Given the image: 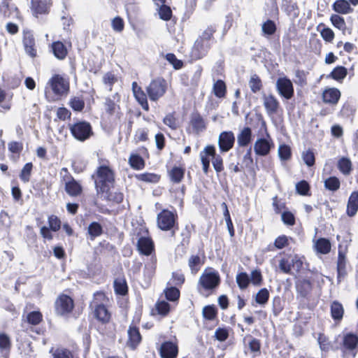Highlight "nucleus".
Returning <instances> with one entry per match:
<instances>
[{"label":"nucleus","instance_id":"3c124183","mask_svg":"<svg viewBox=\"0 0 358 358\" xmlns=\"http://www.w3.org/2000/svg\"><path fill=\"white\" fill-rule=\"evenodd\" d=\"M322 43L317 38V34H314L309 39V48L312 52L317 55H320L322 50Z\"/></svg>","mask_w":358,"mask_h":358},{"label":"nucleus","instance_id":"dca6fc26","mask_svg":"<svg viewBox=\"0 0 358 358\" xmlns=\"http://www.w3.org/2000/svg\"><path fill=\"white\" fill-rule=\"evenodd\" d=\"M211 45L209 42H203L202 39L197 38L190 51V57L193 61H197L205 57L210 49Z\"/></svg>","mask_w":358,"mask_h":358},{"label":"nucleus","instance_id":"338daca9","mask_svg":"<svg viewBox=\"0 0 358 358\" xmlns=\"http://www.w3.org/2000/svg\"><path fill=\"white\" fill-rule=\"evenodd\" d=\"M85 101L81 97L73 96L69 101V106L74 111H82L85 108Z\"/></svg>","mask_w":358,"mask_h":358},{"label":"nucleus","instance_id":"de8ad7c7","mask_svg":"<svg viewBox=\"0 0 358 358\" xmlns=\"http://www.w3.org/2000/svg\"><path fill=\"white\" fill-rule=\"evenodd\" d=\"M33 169L32 162H27L23 166L19 174L20 179L22 182L28 183L30 181Z\"/></svg>","mask_w":358,"mask_h":358},{"label":"nucleus","instance_id":"4c0bfd02","mask_svg":"<svg viewBox=\"0 0 358 358\" xmlns=\"http://www.w3.org/2000/svg\"><path fill=\"white\" fill-rule=\"evenodd\" d=\"M337 169L343 176H349L353 170L352 162L347 157H341L337 161Z\"/></svg>","mask_w":358,"mask_h":358},{"label":"nucleus","instance_id":"0e129e2a","mask_svg":"<svg viewBox=\"0 0 358 358\" xmlns=\"http://www.w3.org/2000/svg\"><path fill=\"white\" fill-rule=\"evenodd\" d=\"M217 31L215 25L208 26L198 38L202 39L203 42H209L214 39V34Z\"/></svg>","mask_w":358,"mask_h":358},{"label":"nucleus","instance_id":"4d7b16f0","mask_svg":"<svg viewBox=\"0 0 358 358\" xmlns=\"http://www.w3.org/2000/svg\"><path fill=\"white\" fill-rule=\"evenodd\" d=\"M149 140V129L148 128L138 129L134 135V142L138 144L140 142H145Z\"/></svg>","mask_w":358,"mask_h":358},{"label":"nucleus","instance_id":"6e6552de","mask_svg":"<svg viewBox=\"0 0 358 358\" xmlns=\"http://www.w3.org/2000/svg\"><path fill=\"white\" fill-rule=\"evenodd\" d=\"M168 90V83L163 77H157L151 80L145 91L151 101L157 102L162 98Z\"/></svg>","mask_w":358,"mask_h":358},{"label":"nucleus","instance_id":"0eeeda50","mask_svg":"<svg viewBox=\"0 0 358 358\" xmlns=\"http://www.w3.org/2000/svg\"><path fill=\"white\" fill-rule=\"evenodd\" d=\"M68 128L72 136L80 142L88 140L94 135L91 124L85 120H78L69 124Z\"/></svg>","mask_w":358,"mask_h":358},{"label":"nucleus","instance_id":"aec40b11","mask_svg":"<svg viewBox=\"0 0 358 358\" xmlns=\"http://www.w3.org/2000/svg\"><path fill=\"white\" fill-rule=\"evenodd\" d=\"M341 97V92L336 87H326L321 94L322 102L331 106H336Z\"/></svg>","mask_w":358,"mask_h":358},{"label":"nucleus","instance_id":"1a4fd4ad","mask_svg":"<svg viewBox=\"0 0 358 358\" xmlns=\"http://www.w3.org/2000/svg\"><path fill=\"white\" fill-rule=\"evenodd\" d=\"M236 283L241 289H245L251 284L255 287H261L264 283V278L260 269L252 271L249 275L246 272H240L236 277Z\"/></svg>","mask_w":358,"mask_h":358},{"label":"nucleus","instance_id":"ddd939ff","mask_svg":"<svg viewBox=\"0 0 358 358\" xmlns=\"http://www.w3.org/2000/svg\"><path fill=\"white\" fill-rule=\"evenodd\" d=\"M22 45L26 54L34 59L38 56L36 41L32 30L24 29L22 30Z\"/></svg>","mask_w":358,"mask_h":358},{"label":"nucleus","instance_id":"cd10ccee","mask_svg":"<svg viewBox=\"0 0 358 358\" xmlns=\"http://www.w3.org/2000/svg\"><path fill=\"white\" fill-rule=\"evenodd\" d=\"M264 106L268 116H271L278 113L280 107V103L276 97L273 94L263 96Z\"/></svg>","mask_w":358,"mask_h":358},{"label":"nucleus","instance_id":"4468645a","mask_svg":"<svg viewBox=\"0 0 358 358\" xmlns=\"http://www.w3.org/2000/svg\"><path fill=\"white\" fill-rule=\"evenodd\" d=\"M358 348V336L353 333H347L343 335L341 344V349L344 355H350L355 357Z\"/></svg>","mask_w":358,"mask_h":358},{"label":"nucleus","instance_id":"a878e982","mask_svg":"<svg viewBox=\"0 0 358 358\" xmlns=\"http://www.w3.org/2000/svg\"><path fill=\"white\" fill-rule=\"evenodd\" d=\"M136 246L139 253L145 256H150L155 252V243L150 236L140 237Z\"/></svg>","mask_w":358,"mask_h":358},{"label":"nucleus","instance_id":"8fccbe9b","mask_svg":"<svg viewBox=\"0 0 358 358\" xmlns=\"http://www.w3.org/2000/svg\"><path fill=\"white\" fill-rule=\"evenodd\" d=\"M163 123L169 127L171 130H177L180 127V123L176 117V112L166 114L163 118Z\"/></svg>","mask_w":358,"mask_h":358},{"label":"nucleus","instance_id":"58836bf2","mask_svg":"<svg viewBox=\"0 0 358 358\" xmlns=\"http://www.w3.org/2000/svg\"><path fill=\"white\" fill-rule=\"evenodd\" d=\"M252 133L251 128L249 127H245L243 129L241 130L237 136V143L238 146H248L252 141Z\"/></svg>","mask_w":358,"mask_h":358},{"label":"nucleus","instance_id":"7c9ffc66","mask_svg":"<svg viewBox=\"0 0 358 358\" xmlns=\"http://www.w3.org/2000/svg\"><path fill=\"white\" fill-rule=\"evenodd\" d=\"M185 168L183 166H173L167 171V176L173 184L180 183L185 175Z\"/></svg>","mask_w":358,"mask_h":358},{"label":"nucleus","instance_id":"7ed1b4c3","mask_svg":"<svg viewBox=\"0 0 358 358\" xmlns=\"http://www.w3.org/2000/svg\"><path fill=\"white\" fill-rule=\"evenodd\" d=\"M248 124L253 127L260 125L259 132L263 131L266 138H258L254 145L255 153L259 156H266L269 154L271 149L273 147V141L268 131L266 122L260 113H256L252 117L248 119Z\"/></svg>","mask_w":358,"mask_h":358},{"label":"nucleus","instance_id":"864d4df0","mask_svg":"<svg viewBox=\"0 0 358 358\" xmlns=\"http://www.w3.org/2000/svg\"><path fill=\"white\" fill-rule=\"evenodd\" d=\"M87 233L90 240L94 241L96 237L100 236L103 233V227L100 223L92 222L88 226Z\"/></svg>","mask_w":358,"mask_h":358},{"label":"nucleus","instance_id":"c85d7f7f","mask_svg":"<svg viewBox=\"0 0 358 358\" xmlns=\"http://www.w3.org/2000/svg\"><path fill=\"white\" fill-rule=\"evenodd\" d=\"M159 353L162 358H176L178 353V345L171 341H166L162 344Z\"/></svg>","mask_w":358,"mask_h":358},{"label":"nucleus","instance_id":"f257e3e1","mask_svg":"<svg viewBox=\"0 0 358 358\" xmlns=\"http://www.w3.org/2000/svg\"><path fill=\"white\" fill-rule=\"evenodd\" d=\"M97 194H103L115 187L116 172L109 159L98 158V166L91 175Z\"/></svg>","mask_w":358,"mask_h":358},{"label":"nucleus","instance_id":"2eb2a0df","mask_svg":"<svg viewBox=\"0 0 358 358\" xmlns=\"http://www.w3.org/2000/svg\"><path fill=\"white\" fill-rule=\"evenodd\" d=\"M0 13L4 18H10L14 14L15 18L20 22L24 20V17L19 8L15 5L13 0H1L0 4Z\"/></svg>","mask_w":358,"mask_h":358},{"label":"nucleus","instance_id":"72a5a7b5","mask_svg":"<svg viewBox=\"0 0 358 358\" xmlns=\"http://www.w3.org/2000/svg\"><path fill=\"white\" fill-rule=\"evenodd\" d=\"M24 149L22 142L12 141L8 143V150L9 151V159L13 162H17L20 160L21 153Z\"/></svg>","mask_w":358,"mask_h":358},{"label":"nucleus","instance_id":"9d476101","mask_svg":"<svg viewBox=\"0 0 358 358\" xmlns=\"http://www.w3.org/2000/svg\"><path fill=\"white\" fill-rule=\"evenodd\" d=\"M63 172L64 173L61 176V182L64 184L66 194L71 197L81 196L83 193L82 185L74 178L67 168H62L61 174Z\"/></svg>","mask_w":358,"mask_h":358},{"label":"nucleus","instance_id":"e433bc0d","mask_svg":"<svg viewBox=\"0 0 358 358\" xmlns=\"http://www.w3.org/2000/svg\"><path fill=\"white\" fill-rule=\"evenodd\" d=\"M282 9L289 16L297 17L299 15V7L295 0H282Z\"/></svg>","mask_w":358,"mask_h":358},{"label":"nucleus","instance_id":"f704fd0d","mask_svg":"<svg viewBox=\"0 0 358 358\" xmlns=\"http://www.w3.org/2000/svg\"><path fill=\"white\" fill-rule=\"evenodd\" d=\"M358 211V190L351 192L347 203L346 214L352 217Z\"/></svg>","mask_w":358,"mask_h":358},{"label":"nucleus","instance_id":"c9c22d12","mask_svg":"<svg viewBox=\"0 0 358 358\" xmlns=\"http://www.w3.org/2000/svg\"><path fill=\"white\" fill-rule=\"evenodd\" d=\"M127 345L131 349H135L141 341V336L138 329L131 325L127 331Z\"/></svg>","mask_w":358,"mask_h":358},{"label":"nucleus","instance_id":"69168bd1","mask_svg":"<svg viewBox=\"0 0 358 358\" xmlns=\"http://www.w3.org/2000/svg\"><path fill=\"white\" fill-rule=\"evenodd\" d=\"M164 58L173 66L175 70L181 69L184 66L183 62L178 59L173 53L166 54Z\"/></svg>","mask_w":358,"mask_h":358},{"label":"nucleus","instance_id":"e2e57ef3","mask_svg":"<svg viewBox=\"0 0 358 358\" xmlns=\"http://www.w3.org/2000/svg\"><path fill=\"white\" fill-rule=\"evenodd\" d=\"M262 30L264 35L271 36L276 32L277 27L274 21L267 20L262 24Z\"/></svg>","mask_w":358,"mask_h":358},{"label":"nucleus","instance_id":"a211bd4d","mask_svg":"<svg viewBox=\"0 0 358 358\" xmlns=\"http://www.w3.org/2000/svg\"><path fill=\"white\" fill-rule=\"evenodd\" d=\"M358 5V0H336L331 5L332 10L340 15H348L354 12V6Z\"/></svg>","mask_w":358,"mask_h":358},{"label":"nucleus","instance_id":"9b49d317","mask_svg":"<svg viewBox=\"0 0 358 358\" xmlns=\"http://www.w3.org/2000/svg\"><path fill=\"white\" fill-rule=\"evenodd\" d=\"M105 301H108V299L104 292H94V300L91 304L92 307H94V317L103 323L108 322L110 318V314L106 306L103 304H99V301L103 302Z\"/></svg>","mask_w":358,"mask_h":358},{"label":"nucleus","instance_id":"603ef678","mask_svg":"<svg viewBox=\"0 0 358 358\" xmlns=\"http://www.w3.org/2000/svg\"><path fill=\"white\" fill-rule=\"evenodd\" d=\"M331 243L327 238H320L315 243V249L320 254H328L331 251Z\"/></svg>","mask_w":358,"mask_h":358},{"label":"nucleus","instance_id":"423d86ee","mask_svg":"<svg viewBox=\"0 0 358 358\" xmlns=\"http://www.w3.org/2000/svg\"><path fill=\"white\" fill-rule=\"evenodd\" d=\"M70 90L69 82L59 74H55L48 80L45 89V94L47 99L50 97V90L57 99L66 96Z\"/></svg>","mask_w":358,"mask_h":358},{"label":"nucleus","instance_id":"20e7f679","mask_svg":"<svg viewBox=\"0 0 358 358\" xmlns=\"http://www.w3.org/2000/svg\"><path fill=\"white\" fill-rule=\"evenodd\" d=\"M157 226L163 231H171L175 236L179 229L178 215L176 209H162L157 215Z\"/></svg>","mask_w":358,"mask_h":358},{"label":"nucleus","instance_id":"c03bdc74","mask_svg":"<svg viewBox=\"0 0 358 358\" xmlns=\"http://www.w3.org/2000/svg\"><path fill=\"white\" fill-rule=\"evenodd\" d=\"M2 80L5 87L8 90H15L21 84V79L17 75H3Z\"/></svg>","mask_w":358,"mask_h":358},{"label":"nucleus","instance_id":"b1692460","mask_svg":"<svg viewBox=\"0 0 358 358\" xmlns=\"http://www.w3.org/2000/svg\"><path fill=\"white\" fill-rule=\"evenodd\" d=\"M235 137L232 131H222L220 133L218 139V145L221 152L229 151L234 145Z\"/></svg>","mask_w":358,"mask_h":358},{"label":"nucleus","instance_id":"09e8293b","mask_svg":"<svg viewBox=\"0 0 358 358\" xmlns=\"http://www.w3.org/2000/svg\"><path fill=\"white\" fill-rule=\"evenodd\" d=\"M129 164L134 170H142L145 166L144 159L138 154H131L129 157Z\"/></svg>","mask_w":358,"mask_h":358},{"label":"nucleus","instance_id":"052dcab7","mask_svg":"<svg viewBox=\"0 0 358 358\" xmlns=\"http://www.w3.org/2000/svg\"><path fill=\"white\" fill-rule=\"evenodd\" d=\"M346 261L345 256L342 252H339L337 260V273L338 277H344L346 275Z\"/></svg>","mask_w":358,"mask_h":358},{"label":"nucleus","instance_id":"c756f323","mask_svg":"<svg viewBox=\"0 0 358 358\" xmlns=\"http://www.w3.org/2000/svg\"><path fill=\"white\" fill-rule=\"evenodd\" d=\"M185 281V275L179 272H173L171 278L164 291H180Z\"/></svg>","mask_w":358,"mask_h":358},{"label":"nucleus","instance_id":"f03ea898","mask_svg":"<svg viewBox=\"0 0 358 358\" xmlns=\"http://www.w3.org/2000/svg\"><path fill=\"white\" fill-rule=\"evenodd\" d=\"M120 94L115 93L113 98L106 97L103 103L104 110L101 113V124L106 127L113 128L122 118L124 113L119 104Z\"/></svg>","mask_w":358,"mask_h":358},{"label":"nucleus","instance_id":"a19ab883","mask_svg":"<svg viewBox=\"0 0 358 358\" xmlns=\"http://www.w3.org/2000/svg\"><path fill=\"white\" fill-rule=\"evenodd\" d=\"M317 30L320 33L321 37L327 43H332L335 38L334 31L321 22L317 26Z\"/></svg>","mask_w":358,"mask_h":358},{"label":"nucleus","instance_id":"ea45409f","mask_svg":"<svg viewBox=\"0 0 358 358\" xmlns=\"http://www.w3.org/2000/svg\"><path fill=\"white\" fill-rule=\"evenodd\" d=\"M135 178L137 180L146 182V183H158L162 176L160 174L155 173L145 172L139 174H136Z\"/></svg>","mask_w":358,"mask_h":358},{"label":"nucleus","instance_id":"774afa93","mask_svg":"<svg viewBox=\"0 0 358 358\" xmlns=\"http://www.w3.org/2000/svg\"><path fill=\"white\" fill-rule=\"evenodd\" d=\"M278 155L283 161L289 160L292 157V150L289 145L286 144L280 145L278 148Z\"/></svg>","mask_w":358,"mask_h":358},{"label":"nucleus","instance_id":"6e6d98bb","mask_svg":"<svg viewBox=\"0 0 358 358\" xmlns=\"http://www.w3.org/2000/svg\"><path fill=\"white\" fill-rule=\"evenodd\" d=\"M213 93L217 98H224L227 94V86L222 80H217L213 85Z\"/></svg>","mask_w":358,"mask_h":358},{"label":"nucleus","instance_id":"39448f33","mask_svg":"<svg viewBox=\"0 0 358 358\" xmlns=\"http://www.w3.org/2000/svg\"><path fill=\"white\" fill-rule=\"evenodd\" d=\"M210 157L212 158V164L217 173L222 172L224 169L223 159L221 155L217 154L216 149L213 145L206 146L200 152L203 172L207 174L210 170Z\"/></svg>","mask_w":358,"mask_h":358},{"label":"nucleus","instance_id":"473e14b6","mask_svg":"<svg viewBox=\"0 0 358 358\" xmlns=\"http://www.w3.org/2000/svg\"><path fill=\"white\" fill-rule=\"evenodd\" d=\"M49 353L50 358H79L73 351L63 346L52 348Z\"/></svg>","mask_w":358,"mask_h":358},{"label":"nucleus","instance_id":"49530a36","mask_svg":"<svg viewBox=\"0 0 358 358\" xmlns=\"http://www.w3.org/2000/svg\"><path fill=\"white\" fill-rule=\"evenodd\" d=\"M341 185L340 179L335 176H330L324 180L325 189L331 192H337L340 189Z\"/></svg>","mask_w":358,"mask_h":358},{"label":"nucleus","instance_id":"37998d69","mask_svg":"<svg viewBox=\"0 0 358 358\" xmlns=\"http://www.w3.org/2000/svg\"><path fill=\"white\" fill-rule=\"evenodd\" d=\"M348 75V69L343 66H337L333 69L328 77L341 83Z\"/></svg>","mask_w":358,"mask_h":358},{"label":"nucleus","instance_id":"680f3d73","mask_svg":"<svg viewBox=\"0 0 358 358\" xmlns=\"http://www.w3.org/2000/svg\"><path fill=\"white\" fill-rule=\"evenodd\" d=\"M117 76L113 71L106 72L103 76V83L108 87V90L112 91L115 83L117 82Z\"/></svg>","mask_w":358,"mask_h":358},{"label":"nucleus","instance_id":"a18cd8bd","mask_svg":"<svg viewBox=\"0 0 358 358\" xmlns=\"http://www.w3.org/2000/svg\"><path fill=\"white\" fill-rule=\"evenodd\" d=\"M342 15L335 13L330 16L329 20L336 29L345 33L347 29V24Z\"/></svg>","mask_w":358,"mask_h":358},{"label":"nucleus","instance_id":"f8f14e48","mask_svg":"<svg viewBox=\"0 0 358 358\" xmlns=\"http://www.w3.org/2000/svg\"><path fill=\"white\" fill-rule=\"evenodd\" d=\"M221 283L219 273L213 268H206L199 278V284L206 290L216 289Z\"/></svg>","mask_w":358,"mask_h":358},{"label":"nucleus","instance_id":"2f4dec72","mask_svg":"<svg viewBox=\"0 0 358 358\" xmlns=\"http://www.w3.org/2000/svg\"><path fill=\"white\" fill-rule=\"evenodd\" d=\"M50 49L53 55L59 60H64L69 54V50L66 45L61 41H53Z\"/></svg>","mask_w":358,"mask_h":358},{"label":"nucleus","instance_id":"4be33fe9","mask_svg":"<svg viewBox=\"0 0 358 358\" xmlns=\"http://www.w3.org/2000/svg\"><path fill=\"white\" fill-rule=\"evenodd\" d=\"M275 257L279 258L278 268L280 271L283 273L291 274L294 264V259L292 255L283 252H280Z\"/></svg>","mask_w":358,"mask_h":358},{"label":"nucleus","instance_id":"412c9836","mask_svg":"<svg viewBox=\"0 0 358 358\" xmlns=\"http://www.w3.org/2000/svg\"><path fill=\"white\" fill-rule=\"evenodd\" d=\"M189 125L195 134L203 132L207 128L206 120L198 110H194L191 113Z\"/></svg>","mask_w":358,"mask_h":358},{"label":"nucleus","instance_id":"13d9d810","mask_svg":"<svg viewBox=\"0 0 358 358\" xmlns=\"http://www.w3.org/2000/svg\"><path fill=\"white\" fill-rule=\"evenodd\" d=\"M249 86L253 93H257L263 87L262 81L257 74L252 75L249 80Z\"/></svg>","mask_w":358,"mask_h":358},{"label":"nucleus","instance_id":"f3484780","mask_svg":"<svg viewBox=\"0 0 358 358\" xmlns=\"http://www.w3.org/2000/svg\"><path fill=\"white\" fill-rule=\"evenodd\" d=\"M73 307V300L66 294H61L55 301V311L59 315L71 313Z\"/></svg>","mask_w":358,"mask_h":358},{"label":"nucleus","instance_id":"bf43d9fd","mask_svg":"<svg viewBox=\"0 0 358 358\" xmlns=\"http://www.w3.org/2000/svg\"><path fill=\"white\" fill-rule=\"evenodd\" d=\"M296 191L301 196H310V184L305 180H302L296 184Z\"/></svg>","mask_w":358,"mask_h":358},{"label":"nucleus","instance_id":"393cba45","mask_svg":"<svg viewBox=\"0 0 358 358\" xmlns=\"http://www.w3.org/2000/svg\"><path fill=\"white\" fill-rule=\"evenodd\" d=\"M51 4L45 0H31L30 9L32 15L38 17L40 15H48L50 10Z\"/></svg>","mask_w":358,"mask_h":358},{"label":"nucleus","instance_id":"79ce46f5","mask_svg":"<svg viewBox=\"0 0 358 358\" xmlns=\"http://www.w3.org/2000/svg\"><path fill=\"white\" fill-rule=\"evenodd\" d=\"M13 94L7 98L6 92L0 87V112L6 113L10 110L12 107Z\"/></svg>","mask_w":358,"mask_h":358},{"label":"nucleus","instance_id":"5701e85b","mask_svg":"<svg viewBox=\"0 0 358 358\" xmlns=\"http://www.w3.org/2000/svg\"><path fill=\"white\" fill-rule=\"evenodd\" d=\"M131 87L136 101L145 111H149L150 106L148 101V96L147 92H144L143 88L139 86L136 82L132 83Z\"/></svg>","mask_w":358,"mask_h":358},{"label":"nucleus","instance_id":"bb28decb","mask_svg":"<svg viewBox=\"0 0 358 358\" xmlns=\"http://www.w3.org/2000/svg\"><path fill=\"white\" fill-rule=\"evenodd\" d=\"M206 262L205 253L201 255H191L188 259V266L192 275L197 274Z\"/></svg>","mask_w":358,"mask_h":358},{"label":"nucleus","instance_id":"5fc2aeb1","mask_svg":"<svg viewBox=\"0 0 358 358\" xmlns=\"http://www.w3.org/2000/svg\"><path fill=\"white\" fill-rule=\"evenodd\" d=\"M103 194H105L106 201L115 204H120L124 198V194L121 192H112L109 190L108 192H103Z\"/></svg>","mask_w":358,"mask_h":358},{"label":"nucleus","instance_id":"6ab92c4d","mask_svg":"<svg viewBox=\"0 0 358 358\" xmlns=\"http://www.w3.org/2000/svg\"><path fill=\"white\" fill-rule=\"evenodd\" d=\"M276 88L280 96L290 99L294 94L292 81L287 77L279 78L276 82Z\"/></svg>","mask_w":358,"mask_h":358}]
</instances>
